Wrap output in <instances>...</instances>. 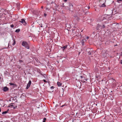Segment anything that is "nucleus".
Segmentation results:
<instances>
[{"label": "nucleus", "instance_id": "nucleus-1", "mask_svg": "<svg viewBox=\"0 0 122 122\" xmlns=\"http://www.w3.org/2000/svg\"><path fill=\"white\" fill-rule=\"evenodd\" d=\"M108 15L105 14L102 15L100 16L99 18V20L101 21H103V20L106 19H108L109 18L108 16H109Z\"/></svg>", "mask_w": 122, "mask_h": 122}, {"label": "nucleus", "instance_id": "nucleus-2", "mask_svg": "<svg viewBox=\"0 0 122 122\" xmlns=\"http://www.w3.org/2000/svg\"><path fill=\"white\" fill-rule=\"evenodd\" d=\"M22 45L28 49H29L30 48L28 44L26 41H23L22 42Z\"/></svg>", "mask_w": 122, "mask_h": 122}, {"label": "nucleus", "instance_id": "nucleus-3", "mask_svg": "<svg viewBox=\"0 0 122 122\" xmlns=\"http://www.w3.org/2000/svg\"><path fill=\"white\" fill-rule=\"evenodd\" d=\"M19 22L22 23L24 25H25L27 24V23L24 19H22L21 20L19 21Z\"/></svg>", "mask_w": 122, "mask_h": 122}, {"label": "nucleus", "instance_id": "nucleus-4", "mask_svg": "<svg viewBox=\"0 0 122 122\" xmlns=\"http://www.w3.org/2000/svg\"><path fill=\"white\" fill-rule=\"evenodd\" d=\"M96 29L97 30L99 31L101 29H102V26L98 24L97 25Z\"/></svg>", "mask_w": 122, "mask_h": 122}, {"label": "nucleus", "instance_id": "nucleus-5", "mask_svg": "<svg viewBox=\"0 0 122 122\" xmlns=\"http://www.w3.org/2000/svg\"><path fill=\"white\" fill-rule=\"evenodd\" d=\"M2 90L4 92H7L9 91V89L7 86H5L3 87V89H2Z\"/></svg>", "mask_w": 122, "mask_h": 122}, {"label": "nucleus", "instance_id": "nucleus-6", "mask_svg": "<svg viewBox=\"0 0 122 122\" xmlns=\"http://www.w3.org/2000/svg\"><path fill=\"white\" fill-rule=\"evenodd\" d=\"M31 81H29L28 83L27 84V86L26 88V89H28L30 87L31 84Z\"/></svg>", "mask_w": 122, "mask_h": 122}, {"label": "nucleus", "instance_id": "nucleus-7", "mask_svg": "<svg viewBox=\"0 0 122 122\" xmlns=\"http://www.w3.org/2000/svg\"><path fill=\"white\" fill-rule=\"evenodd\" d=\"M55 6L54 5V7L53 8V10H57V9L58 8V5H56L55 3Z\"/></svg>", "mask_w": 122, "mask_h": 122}, {"label": "nucleus", "instance_id": "nucleus-8", "mask_svg": "<svg viewBox=\"0 0 122 122\" xmlns=\"http://www.w3.org/2000/svg\"><path fill=\"white\" fill-rule=\"evenodd\" d=\"M87 80V78L84 77L83 79H81V81H83V82H86V81Z\"/></svg>", "mask_w": 122, "mask_h": 122}, {"label": "nucleus", "instance_id": "nucleus-9", "mask_svg": "<svg viewBox=\"0 0 122 122\" xmlns=\"http://www.w3.org/2000/svg\"><path fill=\"white\" fill-rule=\"evenodd\" d=\"M67 47V45H66L65 46H64L63 47H61V48L63 49V50L64 51L65 49Z\"/></svg>", "mask_w": 122, "mask_h": 122}, {"label": "nucleus", "instance_id": "nucleus-10", "mask_svg": "<svg viewBox=\"0 0 122 122\" xmlns=\"http://www.w3.org/2000/svg\"><path fill=\"white\" fill-rule=\"evenodd\" d=\"M9 111V109H8V110H7V111L3 112H2V114H5L6 113H7L8 112V111Z\"/></svg>", "mask_w": 122, "mask_h": 122}, {"label": "nucleus", "instance_id": "nucleus-11", "mask_svg": "<svg viewBox=\"0 0 122 122\" xmlns=\"http://www.w3.org/2000/svg\"><path fill=\"white\" fill-rule=\"evenodd\" d=\"M12 41L13 42V43L12 44V45H13V46H14L15 44V39H14L13 38L12 39Z\"/></svg>", "mask_w": 122, "mask_h": 122}, {"label": "nucleus", "instance_id": "nucleus-12", "mask_svg": "<svg viewBox=\"0 0 122 122\" xmlns=\"http://www.w3.org/2000/svg\"><path fill=\"white\" fill-rule=\"evenodd\" d=\"M4 74L5 75H9V74L10 73L9 72L7 71H5V72H4Z\"/></svg>", "mask_w": 122, "mask_h": 122}, {"label": "nucleus", "instance_id": "nucleus-13", "mask_svg": "<svg viewBox=\"0 0 122 122\" xmlns=\"http://www.w3.org/2000/svg\"><path fill=\"white\" fill-rule=\"evenodd\" d=\"M57 85L59 86H61V84L60 82H57Z\"/></svg>", "mask_w": 122, "mask_h": 122}, {"label": "nucleus", "instance_id": "nucleus-14", "mask_svg": "<svg viewBox=\"0 0 122 122\" xmlns=\"http://www.w3.org/2000/svg\"><path fill=\"white\" fill-rule=\"evenodd\" d=\"M84 39H83L81 41V44L82 46H83L84 45Z\"/></svg>", "mask_w": 122, "mask_h": 122}, {"label": "nucleus", "instance_id": "nucleus-15", "mask_svg": "<svg viewBox=\"0 0 122 122\" xmlns=\"http://www.w3.org/2000/svg\"><path fill=\"white\" fill-rule=\"evenodd\" d=\"M20 29H16L15 31V32L17 33H19L20 31Z\"/></svg>", "mask_w": 122, "mask_h": 122}, {"label": "nucleus", "instance_id": "nucleus-16", "mask_svg": "<svg viewBox=\"0 0 122 122\" xmlns=\"http://www.w3.org/2000/svg\"><path fill=\"white\" fill-rule=\"evenodd\" d=\"M14 104V103H11L10 104V105L9 106H8L7 107H10L13 106V104Z\"/></svg>", "mask_w": 122, "mask_h": 122}, {"label": "nucleus", "instance_id": "nucleus-17", "mask_svg": "<svg viewBox=\"0 0 122 122\" xmlns=\"http://www.w3.org/2000/svg\"><path fill=\"white\" fill-rule=\"evenodd\" d=\"M106 6L105 5L104 3L102 5H101V7H104Z\"/></svg>", "mask_w": 122, "mask_h": 122}, {"label": "nucleus", "instance_id": "nucleus-18", "mask_svg": "<svg viewBox=\"0 0 122 122\" xmlns=\"http://www.w3.org/2000/svg\"><path fill=\"white\" fill-rule=\"evenodd\" d=\"M84 77H83L82 76H80V79H81H81H83Z\"/></svg>", "mask_w": 122, "mask_h": 122}, {"label": "nucleus", "instance_id": "nucleus-19", "mask_svg": "<svg viewBox=\"0 0 122 122\" xmlns=\"http://www.w3.org/2000/svg\"><path fill=\"white\" fill-rule=\"evenodd\" d=\"M9 84L10 85H14V83L12 82H10Z\"/></svg>", "mask_w": 122, "mask_h": 122}, {"label": "nucleus", "instance_id": "nucleus-20", "mask_svg": "<svg viewBox=\"0 0 122 122\" xmlns=\"http://www.w3.org/2000/svg\"><path fill=\"white\" fill-rule=\"evenodd\" d=\"M102 29L104 28L105 27H106L105 26V25H102Z\"/></svg>", "mask_w": 122, "mask_h": 122}, {"label": "nucleus", "instance_id": "nucleus-21", "mask_svg": "<svg viewBox=\"0 0 122 122\" xmlns=\"http://www.w3.org/2000/svg\"><path fill=\"white\" fill-rule=\"evenodd\" d=\"M41 71L40 72H39V73L40 74H41V75H42V76H43V75H45V74H42V73H41Z\"/></svg>", "mask_w": 122, "mask_h": 122}, {"label": "nucleus", "instance_id": "nucleus-22", "mask_svg": "<svg viewBox=\"0 0 122 122\" xmlns=\"http://www.w3.org/2000/svg\"><path fill=\"white\" fill-rule=\"evenodd\" d=\"M122 0H117V2L118 3H120V1H122Z\"/></svg>", "mask_w": 122, "mask_h": 122}, {"label": "nucleus", "instance_id": "nucleus-23", "mask_svg": "<svg viewBox=\"0 0 122 122\" xmlns=\"http://www.w3.org/2000/svg\"><path fill=\"white\" fill-rule=\"evenodd\" d=\"M88 54L89 55H90L91 54V52L90 51H89L88 52Z\"/></svg>", "mask_w": 122, "mask_h": 122}, {"label": "nucleus", "instance_id": "nucleus-24", "mask_svg": "<svg viewBox=\"0 0 122 122\" xmlns=\"http://www.w3.org/2000/svg\"><path fill=\"white\" fill-rule=\"evenodd\" d=\"M89 38V36H87L86 38V39H84V40L85 41H86V39H88Z\"/></svg>", "mask_w": 122, "mask_h": 122}, {"label": "nucleus", "instance_id": "nucleus-25", "mask_svg": "<svg viewBox=\"0 0 122 122\" xmlns=\"http://www.w3.org/2000/svg\"><path fill=\"white\" fill-rule=\"evenodd\" d=\"M39 25H40V27H42V23H41L40 24H39Z\"/></svg>", "mask_w": 122, "mask_h": 122}, {"label": "nucleus", "instance_id": "nucleus-26", "mask_svg": "<svg viewBox=\"0 0 122 122\" xmlns=\"http://www.w3.org/2000/svg\"><path fill=\"white\" fill-rule=\"evenodd\" d=\"M19 3H17L16 4V5H17V6L18 7L19 6Z\"/></svg>", "mask_w": 122, "mask_h": 122}, {"label": "nucleus", "instance_id": "nucleus-27", "mask_svg": "<svg viewBox=\"0 0 122 122\" xmlns=\"http://www.w3.org/2000/svg\"><path fill=\"white\" fill-rule=\"evenodd\" d=\"M10 26L11 28H13L14 27V25L13 24L11 25Z\"/></svg>", "mask_w": 122, "mask_h": 122}, {"label": "nucleus", "instance_id": "nucleus-28", "mask_svg": "<svg viewBox=\"0 0 122 122\" xmlns=\"http://www.w3.org/2000/svg\"><path fill=\"white\" fill-rule=\"evenodd\" d=\"M43 81H44V82L45 83H47V81H46L44 79L43 80Z\"/></svg>", "mask_w": 122, "mask_h": 122}, {"label": "nucleus", "instance_id": "nucleus-29", "mask_svg": "<svg viewBox=\"0 0 122 122\" xmlns=\"http://www.w3.org/2000/svg\"><path fill=\"white\" fill-rule=\"evenodd\" d=\"M19 62L20 63H22L23 62V61L22 60H19Z\"/></svg>", "mask_w": 122, "mask_h": 122}, {"label": "nucleus", "instance_id": "nucleus-30", "mask_svg": "<svg viewBox=\"0 0 122 122\" xmlns=\"http://www.w3.org/2000/svg\"><path fill=\"white\" fill-rule=\"evenodd\" d=\"M50 88L51 89H53L54 88V87L53 86H52Z\"/></svg>", "mask_w": 122, "mask_h": 122}, {"label": "nucleus", "instance_id": "nucleus-31", "mask_svg": "<svg viewBox=\"0 0 122 122\" xmlns=\"http://www.w3.org/2000/svg\"><path fill=\"white\" fill-rule=\"evenodd\" d=\"M120 63L122 65V60L120 61Z\"/></svg>", "mask_w": 122, "mask_h": 122}, {"label": "nucleus", "instance_id": "nucleus-32", "mask_svg": "<svg viewBox=\"0 0 122 122\" xmlns=\"http://www.w3.org/2000/svg\"><path fill=\"white\" fill-rule=\"evenodd\" d=\"M13 86L14 87L17 86V85H16L15 84H14V85Z\"/></svg>", "mask_w": 122, "mask_h": 122}, {"label": "nucleus", "instance_id": "nucleus-33", "mask_svg": "<svg viewBox=\"0 0 122 122\" xmlns=\"http://www.w3.org/2000/svg\"><path fill=\"white\" fill-rule=\"evenodd\" d=\"M69 6H72V7L73 6V5L72 4H70L69 5Z\"/></svg>", "mask_w": 122, "mask_h": 122}, {"label": "nucleus", "instance_id": "nucleus-34", "mask_svg": "<svg viewBox=\"0 0 122 122\" xmlns=\"http://www.w3.org/2000/svg\"><path fill=\"white\" fill-rule=\"evenodd\" d=\"M46 118H44L43 119V120L45 121H46Z\"/></svg>", "mask_w": 122, "mask_h": 122}, {"label": "nucleus", "instance_id": "nucleus-35", "mask_svg": "<svg viewBox=\"0 0 122 122\" xmlns=\"http://www.w3.org/2000/svg\"><path fill=\"white\" fill-rule=\"evenodd\" d=\"M11 98L9 99L8 100V101H11Z\"/></svg>", "mask_w": 122, "mask_h": 122}, {"label": "nucleus", "instance_id": "nucleus-36", "mask_svg": "<svg viewBox=\"0 0 122 122\" xmlns=\"http://www.w3.org/2000/svg\"><path fill=\"white\" fill-rule=\"evenodd\" d=\"M36 61H37V62H38V61H39L38 60V59H36Z\"/></svg>", "mask_w": 122, "mask_h": 122}, {"label": "nucleus", "instance_id": "nucleus-37", "mask_svg": "<svg viewBox=\"0 0 122 122\" xmlns=\"http://www.w3.org/2000/svg\"><path fill=\"white\" fill-rule=\"evenodd\" d=\"M17 107V106L16 107H13V108H14V109H15Z\"/></svg>", "mask_w": 122, "mask_h": 122}, {"label": "nucleus", "instance_id": "nucleus-38", "mask_svg": "<svg viewBox=\"0 0 122 122\" xmlns=\"http://www.w3.org/2000/svg\"><path fill=\"white\" fill-rule=\"evenodd\" d=\"M46 15H47L46 14V13H45L44 14V16H46Z\"/></svg>", "mask_w": 122, "mask_h": 122}, {"label": "nucleus", "instance_id": "nucleus-39", "mask_svg": "<svg viewBox=\"0 0 122 122\" xmlns=\"http://www.w3.org/2000/svg\"><path fill=\"white\" fill-rule=\"evenodd\" d=\"M11 98V100H12V101H13L14 100V99L13 98Z\"/></svg>", "mask_w": 122, "mask_h": 122}, {"label": "nucleus", "instance_id": "nucleus-40", "mask_svg": "<svg viewBox=\"0 0 122 122\" xmlns=\"http://www.w3.org/2000/svg\"><path fill=\"white\" fill-rule=\"evenodd\" d=\"M5 105H4L3 106H2V107H6V106H5Z\"/></svg>", "mask_w": 122, "mask_h": 122}, {"label": "nucleus", "instance_id": "nucleus-41", "mask_svg": "<svg viewBox=\"0 0 122 122\" xmlns=\"http://www.w3.org/2000/svg\"><path fill=\"white\" fill-rule=\"evenodd\" d=\"M54 3V2L53 1H52L51 2V4H52L53 3Z\"/></svg>", "mask_w": 122, "mask_h": 122}, {"label": "nucleus", "instance_id": "nucleus-42", "mask_svg": "<svg viewBox=\"0 0 122 122\" xmlns=\"http://www.w3.org/2000/svg\"><path fill=\"white\" fill-rule=\"evenodd\" d=\"M65 106V105H63L61 106V107H63V106Z\"/></svg>", "mask_w": 122, "mask_h": 122}, {"label": "nucleus", "instance_id": "nucleus-43", "mask_svg": "<svg viewBox=\"0 0 122 122\" xmlns=\"http://www.w3.org/2000/svg\"><path fill=\"white\" fill-rule=\"evenodd\" d=\"M41 9H43V6H42L41 7Z\"/></svg>", "mask_w": 122, "mask_h": 122}, {"label": "nucleus", "instance_id": "nucleus-44", "mask_svg": "<svg viewBox=\"0 0 122 122\" xmlns=\"http://www.w3.org/2000/svg\"><path fill=\"white\" fill-rule=\"evenodd\" d=\"M87 7L88 9H89L90 8V7L89 6H88Z\"/></svg>", "mask_w": 122, "mask_h": 122}, {"label": "nucleus", "instance_id": "nucleus-45", "mask_svg": "<svg viewBox=\"0 0 122 122\" xmlns=\"http://www.w3.org/2000/svg\"><path fill=\"white\" fill-rule=\"evenodd\" d=\"M48 9H48V8H46V10H47Z\"/></svg>", "mask_w": 122, "mask_h": 122}, {"label": "nucleus", "instance_id": "nucleus-46", "mask_svg": "<svg viewBox=\"0 0 122 122\" xmlns=\"http://www.w3.org/2000/svg\"><path fill=\"white\" fill-rule=\"evenodd\" d=\"M121 56H122V52H121Z\"/></svg>", "mask_w": 122, "mask_h": 122}, {"label": "nucleus", "instance_id": "nucleus-47", "mask_svg": "<svg viewBox=\"0 0 122 122\" xmlns=\"http://www.w3.org/2000/svg\"><path fill=\"white\" fill-rule=\"evenodd\" d=\"M42 122H45V121L43 120Z\"/></svg>", "mask_w": 122, "mask_h": 122}, {"label": "nucleus", "instance_id": "nucleus-48", "mask_svg": "<svg viewBox=\"0 0 122 122\" xmlns=\"http://www.w3.org/2000/svg\"><path fill=\"white\" fill-rule=\"evenodd\" d=\"M43 76V77H44L45 78H46V76Z\"/></svg>", "mask_w": 122, "mask_h": 122}, {"label": "nucleus", "instance_id": "nucleus-49", "mask_svg": "<svg viewBox=\"0 0 122 122\" xmlns=\"http://www.w3.org/2000/svg\"><path fill=\"white\" fill-rule=\"evenodd\" d=\"M10 43H8V46H9V45Z\"/></svg>", "mask_w": 122, "mask_h": 122}, {"label": "nucleus", "instance_id": "nucleus-50", "mask_svg": "<svg viewBox=\"0 0 122 122\" xmlns=\"http://www.w3.org/2000/svg\"><path fill=\"white\" fill-rule=\"evenodd\" d=\"M47 91V92H49V91Z\"/></svg>", "mask_w": 122, "mask_h": 122}, {"label": "nucleus", "instance_id": "nucleus-51", "mask_svg": "<svg viewBox=\"0 0 122 122\" xmlns=\"http://www.w3.org/2000/svg\"><path fill=\"white\" fill-rule=\"evenodd\" d=\"M1 78H1L0 77V80H1Z\"/></svg>", "mask_w": 122, "mask_h": 122}, {"label": "nucleus", "instance_id": "nucleus-52", "mask_svg": "<svg viewBox=\"0 0 122 122\" xmlns=\"http://www.w3.org/2000/svg\"><path fill=\"white\" fill-rule=\"evenodd\" d=\"M80 52H79V54H80Z\"/></svg>", "mask_w": 122, "mask_h": 122}, {"label": "nucleus", "instance_id": "nucleus-53", "mask_svg": "<svg viewBox=\"0 0 122 122\" xmlns=\"http://www.w3.org/2000/svg\"><path fill=\"white\" fill-rule=\"evenodd\" d=\"M93 33H94V32H93Z\"/></svg>", "mask_w": 122, "mask_h": 122}, {"label": "nucleus", "instance_id": "nucleus-54", "mask_svg": "<svg viewBox=\"0 0 122 122\" xmlns=\"http://www.w3.org/2000/svg\"><path fill=\"white\" fill-rule=\"evenodd\" d=\"M1 22H0V25H1Z\"/></svg>", "mask_w": 122, "mask_h": 122}, {"label": "nucleus", "instance_id": "nucleus-55", "mask_svg": "<svg viewBox=\"0 0 122 122\" xmlns=\"http://www.w3.org/2000/svg\"><path fill=\"white\" fill-rule=\"evenodd\" d=\"M0 122H3L2 121H1Z\"/></svg>", "mask_w": 122, "mask_h": 122}, {"label": "nucleus", "instance_id": "nucleus-56", "mask_svg": "<svg viewBox=\"0 0 122 122\" xmlns=\"http://www.w3.org/2000/svg\"><path fill=\"white\" fill-rule=\"evenodd\" d=\"M1 82H2L1 80Z\"/></svg>", "mask_w": 122, "mask_h": 122}, {"label": "nucleus", "instance_id": "nucleus-57", "mask_svg": "<svg viewBox=\"0 0 122 122\" xmlns=\"http://www.w3.org/2000/svg\"><path fill=\"white\" fill-rule=\"evenodd\" d=\"M0 112H1V109H0Z\"/></svg>", "mask_w": 122, "mask_h": 122}]
</instances>
